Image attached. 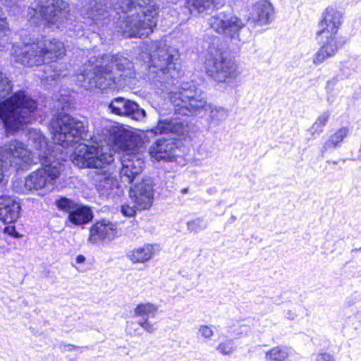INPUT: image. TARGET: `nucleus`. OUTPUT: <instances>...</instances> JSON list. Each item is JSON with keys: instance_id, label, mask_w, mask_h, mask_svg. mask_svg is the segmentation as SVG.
I'll list each match as a JSON object with an SVG mask.
<instances>
[{"instance_id": "f257e3e1", "label": "nucleus", "mask_w": 361, "mask_h": 361, "mask_svg": "<svg viewBox=\"0 0 361 361\" xmlns=\"http://www.w3.org/2000/svg\"><path fill=\"white\" fill-rule=\"evenodd\" d=\"M159 90H166L169 99L173 106L174 115L194 116L207 113L211 123L218 125L227 116L223 107L207 103L206 93L196 82L181 81V59L177 48L171 46L170 36L162 37L159 40ZM161 75H159V78Z\"/></svg>"}, {"instance_id": "f03ea898", "label": "nucleus", "mask_w": 361, "mask_h": 361, "mask_svg": "<svg viewBox=\"0 0 361 361\" xmlns=\"http://www.w3.org/2000/svg\"><path fill=\"white\" fill-rule=\"evenodd\" d=\"M106 0H81L87 2L81 10L84 19L100 26L106 23L110 16L109 9L117 13H123V20L118 23L119 31L126 37H147L157 25V11L152 0H111L110 6Z\"/></svg>"}, {"instance_id": "7ed1b4c3", "label": "nucleus", "mask_w": 361, "mask_h": 361, "mask_svg": "<svg viewBox=\"0 0 361 361\" xmlns=\"http://www.w3.org/2000/svg\"><path fill=\"white\" fill-rule=\"evenodd\" d=\"M10 30L8 27L6 18L0 7V51L12 48L11 54L16 62L25 66H38L43 63L59 59L65 54L66 49L62 42L56 39H42L35 41L23 39L22 46L11 44L10 41ZM63 66L54 62L47 63L43 68V73L39 75L42 81L52 85L61 77H65L62 70Z\"/></svg>"}, {"instance_id": "20e7f679", "label": "nucleus", "mask_w": 361, "mask_h": 361, "mask_svg": "<svg viewBox=\"0 0 361 361\" xmlns=\"http://www.w3.org/2000/svg\"><path fill=\"white\" fill-rule=\"evenodd\" d=\"M92 139L95 145L97 143L99 145H108L111 150V146L115 145L123 152L121 176L125 178L126 181L131 183L142 171L145 165L142 153V142L133 133L116 123L106 121L100 129L96 130Z\"/></svg>"}, {"instance_id": "39448f33", "label": "nucleus", "mask_w": 361, "mask_h": 361, "mask_svg": "<svg viewBox=\"0 0 361 361\" xmlns=\"http://www.w3.org/2000/svg\"><path fill=\"white\" fill-rule=\"evenodd\" d=\"M91 68H84L78 74L77 83L86 90L116 89L126 83L132 75L133 63L121 54H106L90 56Z\"/></svg>"}, {"instance_id": "423d86ee", "label": "nucleus", "mask_w": 361, "mask_h": 361, "mask_svg": "<svg viewBox=\"0 0 361 361\" xmlns=\"http://www.w3.org/2000/svg\"><path fill=\"white\" fill-rule=\"evenodd\" d=\"M114 161V154L108 145H87L80 143L73 156V162L80 168H95L92 173L93 183L102 195L107 196L118 190V182L104 169ZM116 193V192H115Z\"/></svg>"}, {"instance_id": "0eeeda50", "label": "nucleus", "mask_w": 361, "mask_h": 361, "mask_svg": "<svg viewBox=\"0 0 361 361\" xmlns=\"http://www.w3.org/2000/svg\"><path fill=\"white\" fill-rule=\"evenodd\" d=\"M67 8V3L63 0H37L27 10L28 20L35 25L66 29L70 37L83 36L84 23L76 21Z\"/></svg>"}, {"instance_id": "6e6552de", "label": "nucleus", "mask_w": 361, "mask_h": 361, "mask_svg": "<svg viewBox=\"0 0 361 361\" xmlns=\"http://www.w3.org/2000/svg\"><path fill=\"white\" fill-rule=\"evenodd\" d=\"M342 23V13L331 7L326 8L319 23L316 37L321 44L313 57V63L319 65L329 58L333 57L345 44L343 37L337 36Z\"/></svg>"}, {"instance_id": "1a4fd4ad", "label": "nucleus", "mask_w": 361, "mask_h": 361, "mask_svg": "<svg viewBox=\"0 0 361 361\" xmlns=\"http://www.w3.org/2000/svg\"><path fill=\"white\" fill-rule=\"evenodd\" d=\"M37 105L25 91H17L0 102V119L8 132L20 129L36 120Z\"/></svg>"}, {"instance_id": "9d476101", "label": "nucleus", "mask_w": 361, "mask_h": 361, "mask_svg": "<svg viewBox=\"0 0 361 361\" xmlns=\"http://www.w3.org/2000/svg\"><path fill=\"white\" fill-rule=\"evenodd\" d=\"M219 37L207 35L204 43L207 44L205 71L208 76L218 82L231 83L239 73L237 65L228 54L219 48Z\"/></svg>"}, {"instance_id": "9b49d317", "label": "nucleus", "mask_w": 361, "mask_h": 361, "mask_svg": "<svg viewBox=\"0 0 361 361\" xmlns=\"http://www.w3.org/2000/svg\"><path fill=\"white\" fill-rule=\"evenodd\" d=\"M50 129L54 142L63 147L90 137L88 135V121L86 118L80 119L64 112L53 118Z\"/></svg>"}, {"instance_id": "f8f14e48", "label": "nucleus", "mask_w": 361, "mask_h": 361, "mask_svg": "<svg viewBox=\"0 0 361 361\" xmlns=\"http://www.w3.org/2000/svg\"><path fill=\"white\" fill-rule=\"evenodd\" d=\"M46 160L41 169L32 172L25 179V189L37 195L44 196L52 192L59 178L64 166L58 160H51V157L44 156Z\"/></svg>"}, {"instance_id": "ddd939ff", "label": "nucleus", "mask_w": 361, "mask_h": 361, "mask_svg": "<svg viewBox=\"0 0 361 361\" xmlns=\"http://www.w3.org/2000/svg\"><path fill=\"white\" fill-rule=\"evenodd\" d=\"M208 24L213 30L236 45L245 43L251 37V32L244 20L230 13L222 11L211 16Z\"/></svg>"}, {"instance_id": "4468645a", "label": "nucleus", "mask_w": 361, "mask_h": 361, "mask_svg": "<svg viewBox=\"0 0 361 361\" xmlns=\"http://www.w3.org/2000/svg\"><path fill=\"white\" fill-rule=\"evenodd\" d=\"M32 162V154L23 142L18 140L10 141L0 147V183L4 178V169L13 167L23 170Z\"/></svg>"}, {"instance_id": "2eb2a0df", "label": "nucleus", "mask_w": 361, "mask_h": 361, "mask_svg": "<svg viewBox=\"0 0 361 361\" xmlns=\"http://www.w3.org/2000/svg\"><path fill=\"white\" fill-rule=\"evenodd\" d=\"M108 111L118 116H126L136 121H140L145 116V111L139 105L123 97H116L108 105Z\"/></svg>"}, {"instance_id": "dca6fc26", "label": "nucleus", "mask_w": 361, "mask_h": 361, "mask_svg": "<svg viewBox=\"0 0 361 361\" xmlns=\"http://www.w3.org/2000/svg\"><path fill=\"white\" fill-rule=\"evenodd\" d=\"M129 194L137 209H147L151 207L153 200V189L149 180L135 184L130 188Z\"/></svg>"}, {"instance_id": "f3484780", "label": "nucleus", "mask_w": 361, "mask_h": 361, "mask_svg": "<svg viewBox=\"0 0 361 361\" xmlns=\"http://www.w3.org/2000/svg\"><path fill=\"white\" fill-rule=\"evenodd\" d=\"M274 7L267 0H259L252 6V10L247 22L255 25H264L269 24L274 16Z\"/></svg>"}, {"instance_id": "a211bd4d", "label": "nucleus", "mask_w": 361, "mask_h": 361, "mask_svg": "<svg viewBox=\"0 0 361 361\" xmlns=\"http://www.w3.org/2000/svg\"><path fill=\"white\" fill-rule=\"evenodd\" d=\"M183 148L180 140L173 137L169 139L159 137V165L161 161L171 163L176 161L178 157L183 156Z\"/></svg>"}, {"instance_id": "6ab92c4d", "label": "nucleus", "mask_w": 361, "mask_h": 361, "mask_svg": "<svg viewBox=\"0 0 361 361\" xmlns=\"http://www.w3.org/2000/svg\"><path fill=\"white\" fill-rule=\"evenodd\" d=\"M117 233L116 225L108 220H102L94 224L90 231L88 241L95 244L100 241H111Z\"/></svg>"}, {"instance_id": "aec40b11", "label": "nucleus", "mask_w": 361, "mask_h": 361, "mask_svg": "<svg viewBox=\"0 0 361 361\" xmlns=\"http://www.w3.org/2000/svg\"><path fill=\"white\" fill-rule=\"evenodd\" d=\"M20 203L13 197L0 196V220L5 224L16 221L20 216Z\"/></svg>"}, {"instance_id": "412c9836", "label": "nucleus", "mask_w": 361, "mask_h": 361, "mask_svg": "<svg viewBox=\"0 0 361 361\" xmlns=\"http://www.w3.org/2000/svg\"><path fill=\"white\" fill-rule=\"evenodd\" d=\"M160 1L163 5L161 11L159 10V17H161V26L163 27V30H166V28L170 27L178 21L181 13L177 6L178 0ZM179 8L183 12L181 5H180Z\"/></svg>"}, {"instance_id": "4be33fe9", "label": "nucleus", "mask_w": 361, "mask_h": 361, "mask_svg": "<svg viewBox=\"0 0 361 361\" xmlns=\"http://www.w3.org/2000/svg\"><path fill=\"white\" fill-rule=\"evenodd\" d=\"M217 5L216 0H185L183 3V13L187 18L190 16L204 15L212 11Z\"/></svg>"}, {"instance_id": "5701e85b", "label": "nucleus", "mask_w": 361, "mask_h": 361, "mask_svg": "<svg viewBox=\"0 0 361 361\" xmlns=\"http://www.w3.org/2000/svg\"><path fill=\"white\" fill-rule=\"evenodd\" d=\"M156 311V307L151 303H145L138 305L134 311L135 317H141L143 320L139 321L138 324L149 333L156 330V326L152 325L148 320L151 314H154Z\"/></svg>"}, {"instance_id": "b1692460", "label": "nucleus", "mask_w": 361, "mask_h": 361, "mask_svg": "<svg viewBox=\"0 0 361 361\" xmlns=\"http://www.w3.org/2000/svg\"><path fill=\"white\" fill-rule=\"evenodd\" d=\"M92 217V211L88 207L78 204L68 214L70 222L77 226L88 223Z\"/></svg>"}, {"instance_id": "393cba45", "label": "nucleus", "mask_w": 361, "mask_h": 361, "mask_svg": "<svg viewBox=\"0 0 361 361\" xmlns=\"http://www.w3.org/2000/svg\"><path fill=\"white\" fill-rule=\"evenodd\" d=\"M154 255V247L152 245H145L130 251L127 257L134 264L144 263L149 261Z\"/></svg>"}, {"instance_id": "a878e982", "label": "nucleus", "mask_w": 361, "mask_h": 361, "mask_svg": "<svg viewBox=\"0 0 361 361\" xmlns=\"http://www.w3.org/2000/svg\"><path fill=\"white\" fill-rule=\"evenodd\" d=\"M159 135L164 133H182L184 130V126L178 118L171 119H159Z\"/></svg>"}, {"instance_id": "bb28decb", "label": "nucleus", "mask_w": 361, "mask_h": 361, "mask_svg": "<svg viewBox=\"0 0 361 361\" xmlns=\"http://www.w3.org/2000/svg\"><path fill=\"white\" fill-rule=\"evenodd\" d=\"M350 130L348 127L341 128L326 141L324 147L326 149L331 147H336L348 136Z\"/></svg>"}, {"instance_id": "cd10ccee", "label": "nucleus", "mask_w": 361, "mask_h": 361, "mask_svg": "<svg viewBox=\"0 0 361 361\" xmlns=\"http://www.w3.org/2000/svg\"><path fill=\"white\" fill-rule=\"evenodd\" d=\"M289 355L286 347H275L266 353L265 358L268 361H283Z\"/></svg>"}, {"instance_id": "c85d7f7f", "label": "nucleus", "mask_w": 361, "mask_h": 361, "mask_svg": "<svg viewBox=\"0 0 361 361\" xmlns=\"http://www.w3.org/2000/svg\"><path fill=\"white\" fill-rule=\"evenodd\" d=\"M330 116V114L328 111L324 112L322 115H320L316 121L313 123L312 127L310 128V132L314 135L320 134L323 132V128L326 126L329 118Z\"/></svg>"}, {"instance_id": "c756f323", "label": "nucleus", "mask_w": 361, "mask_h": 361, "mask_svg": "<svg viewBox=\"0 0 361 361\" xmlns=\"http://www.w3.org/2000/svg\"><path fill=\"white\" fill-rule=\"evenodd\" d=\"M207 227V221L203 217H197L187 222L188 230L191 233H198L206 229Z\"/></svg>"}, {"instance_id": "7c9ffc66", "label": "nucleus", "mask_w": 361, "mask_h": 361, "mask_svg": "<svg viewBox=\"0 0 361 361\" xmlns=\"http://www.w3.org/2000/svg\"><path fill=\"white\" fill-rule=\"evenodd\" d=\"M77 203L65 197H60L56 200L55 205L58 209L68 213V214L72 212L73 209L77 206Z\"/></svg>"}, {"instance_id": "2f4dec72", "label": "nucleus", "mask_w": 361, "mask_h": 361, "mask_svg": "<svg viewBox=\"0 0 361 361\" xmlns=\"http://www.w3.org/2000/svg\"><path fill=\"white\" fill-rule=\"evenodd\" d=\"M12 90L11 82L8 78L0 73V98H5Z\"/></svg>"}, {"instance_id": "473e14b6", "label": "nucleus", "mask_w": 361, "mask_h": 361, "mask_svg": "<svg viewBox=\"0 0 361 361\" xmlns=\"http://www.w3.org/2000/svg\"><path fill=\"white\" fill-rule=\"evenodd\" d=\"M235 349L234 342L231 339L226 340L220 343L216 347V350L223 355H229L232 353Z\"/></svg>"}, {"instance_id": "72a5a7b5", "label": "nucleus", "mask_w": 361, "mask_h": 361, "mask_svg": "<svg viewBox=\"0 0 361 361\" xmlns=\"http://www.w3.org/2000/svg\"><path fill=\"white\" fill-rule=\"evenodd\" d=\"M32 133H30V139H33L35 148L37 149H42V147L46 145L44 136L36 130L33 132V135H35L34 137H32Z\"/></svg>"}, {"instance_id": "f704fd0d", "label": "nucleus", "mask_w": 361, "mask_h": 361, "mask_svg": "<svg viewBox=\"0 0 361 361\" xmlns=\"http://www.w3.org/2000/svg\"><path fill=\"white\" fill-rule=\"evenodd\" d=\"M148 154L152 161L156 162L158 161V139L156 138L153 145L149 147L148 150Z\"/></svg>"}, {"instance_id": "c9c22d12", "label": "nucleus", "mask_w": 361, "mask_h": 361, "mask_svg": "<svg viewBox=\"0 0 361 361\" xmlns=\"http://www.w3.org/2000/svg\"><path fill=\"white\" fill-rule=\"evenodd\" d=\"M199 332L201 334L202 336L206 339H210L214 335V331L212 328L207 325L200 326Z\"/></svg>"}, {"instance_id": "e433bc0d", "label": "nucleus", "mask_w": 361, "mask_h": 361, "mask_svg": "<svg viewBox=\"0 0 361 361\" xmlns=\"http://www.w3.org/2000/svg\"><path fill=\"white\" fill-rule=\"evenodd\" d=\"M338 82V79L337 77H334L331 78V80L327 81L326 85V90L328 94H333L335 90V87Z\"/></svg>"}, {"instance_id": "4c0bfd02", "label": "nucleus", "mask_w": 361, "mask_h": 361, "mask_svg": "<svg viewBox=\"0 0 361 361\" xmlns=\"http://www.w3.org/2000/svg\"><path fill=\"white\" fill-rule=\"evenodd\" d=\"M121 212L126 216H133L135 214V206H130L128 204H123L121 207Z\"/></svg>"}, {"instance_id": "58836bf2", "label": "nucleus", "mask_w": 361, "mask_h": 361, "mask_svg": "<svg viewBox=\"0 0 361 361\" xmlns=\"http://www.w3.org/2000/svg\"><path fill=\"white\" fill-rule=\"evenodd\" d=\"M315 361H335V360L329 353H321L316 355Z\"/></svg>"}, {"instance_id": "ea45409f", "label": "nucleus", "mask_w": 361, "mask_h": 361, "mask_svg": "<svg viewBox=\"0 0 361 361\" xmlns=\"http://www.w3.org/2000/svg\"><path fill=\"white\" fill-rule=\"evenodd\" d=\"M58 347L63 352L71 351L72 350L76 349V348H78V346H75V345H71V344H68V343H63V342L59 343V346Z\"/></svg>"}, {"instance_id": "a19ab883", "label": "nucleus", "mask_w": 361, "mask_h": 361, "mask_svg": "<svg viewBox=\"0 0 361 361\" xmlns=\"http://www.w3.org/2000/svg\"><path fill=\"white\" fill-rule=\"evenodd\" d=\"M6 6H12L16 4L17 0H1Z\"/></svg>"}, {"instance_id": "79ce46f5", "label": "nucleus", "mask_w": 361, "mask_h": 361, "mask_svg": "<svg viewBox=\"0 0 361 361\" xmlns=\"http://www.w3.org/2000/svg\"><path fill=\"white\" fill-rule=\"evenodd\" d=\"M286 317L288 319L293 320L295 317V314L291 310H288L286 314Z\"/></svg>"}, {"instance_id": "37998d69", "label": "nucleus", "mask_w": 361, "mask_h": 361, "mask_svg": "<svg viewBox=\"0 0 361 361\" xmlns=\"http://www.w3.org/2000/svg\"><path fill=\"white\" fill-rule=\"evenodd\" d=\"M85 261V257L83 255H78L76 257V262L78 264L83 263Z\"/></svg>"}, {"instance_id": "c03bdc74", "label": "nucleus", "mask_w": 361, "mask_h": 361, "mask_svg": "<svg viewBox=\"0 0 361 361\" xmlns=\"http://www.w3.org/2000/svg\"><path fill=\"white\" fill-rule=\"evenodd\" d=\"M181 191H182V192H183V194H186V193H188V188H185L182 189V190H181Z\"/></svg>"}, {"instance_id": "a18cd8bd", "label": "nucleus", "mask_w": 361, "mask_h": 361, "mask_svg": "<svg viewBox=\"0 0 361 361\" xmlns=\"http://www.w3.org/2000/svg\"><path fill=\"white\" fill-rule=\"evenodd\" d=\"M156 130H152L149 132V134H152V135H156L157 134V132L155 131Z\"/></svg>"}, {"instance_id": "49530a36", "label": "nucleus", "mask_w": 361, "mask_h": 361, "mask_svg": "<svg viewBox=\"0 0 361 361\" xmlns=\"http://www.w3.org/2000/svg\"><path fill=\"white\" fill-rule=\"evenodd\" d=\"M361 252V247L359 249H357V248L353 249L352 252Z\"/></svg>"}, {"instance_id": "de8ad7c7", "label": "nucleus", "mask_w": 361, "mask_h": 361, "mask_svg": "<svg viewBox=\"0 0 361 361\" xmlns=\"http://www.w3.org/2000/svg\"><path fill=\"white\" fill-rule=\"evenodd\" d=\"M10 228H10L9 226H8V227H6V232H8V233H9V234H11V233L9 232Z\"/></svg>"}, {"instance_id": "09e8293b", "label": "nucleus", "mask_w": 361, "mask_h": 361, "mask_svg": "<svg viewBox=\"0 0 361 361\" xmlns=\"http://www.w3.org/2000/svg\"><path fill=\"white\" fill-rule=\"evenodd\" d=\"M231 221H235V216H232L231 218Z\"/></svg>"}, {"instance_id": "8fccbe9b", "label": "nucleus", "mask_w": 361, "mask_h": 361, "mask_svg": "<svg viewBox=\"0 0 361 361\" xmlns=\"http://www.w3.org/2000/svg\"><path fill=\"white\" fill-rule=\"evenodd\" d=\"M275 302L276 304H277V305H280V303H281V302H276H276Z\"/></svg>"}]
</instances>
